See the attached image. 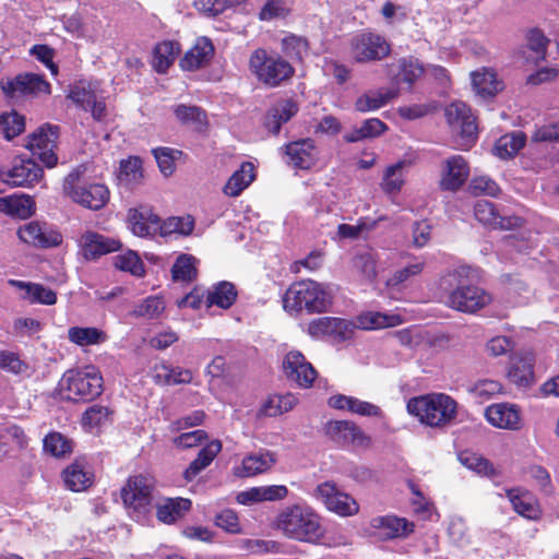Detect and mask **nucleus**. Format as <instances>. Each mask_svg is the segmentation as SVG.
Returning a JSON list of instances; mask_svg holds the SVG:
<instances>
[{"label":"nucleus","instance_id":"obj_1","mask_svg":"<svg viewBox=\"0 0 559 559\" xmlns=\"http://www.w3.org/2000/svg\"><path fill=\"white\" fill-rule=\"evenodd\" d=\"M276 527L287 538L304 543L319 544L324 536L320 514L306 502L285 507L276 518Z\"/></svg>","mask_w":559,"mask_h":559},{"label":"nucleus","instance_id":"obj_2","mask_svg":"<svg viewBox=\"0 0 559 559\" xmlns=\"http://www.w3.org/2000/svg\"><path fill=\"white\" fill-rule=\"evenodd\" d=\"M406 409L420 424L443 428L455 419L457 403L444 393H431L409 399Z\"/></svg>","mask_w":559,"mask_h":559},{"label":"nucleus","instance_id":"obj_3","mask_svg":"<svg viewBox=\"0 0 559 559\" xmlns=\"http://www.w3.org/2000/svg\"><path fill=\"white\" fill-rule=\"evenodd\" d=\"M283 304L289 312L305 309L309 313H321L332 305V293L329 286L312 280L299 281L287 289Z\"/></svg>","mask_w":559,"mask_h":559},{"label":"nucleus","instance_id":"obj_4","mask_svg":"<svg viewBox=\"0 0 559 559\" xmlns=\"http://www.w3.org/2000/svg\"><path fill=\"white\" fill-rule=\"evenodd\" d=\"M103 391V377L94 366L69 370L60 380V393L63 399L73 402H86L97 397Z\"/></svg>","mask_w":559,"mask_h":559},{"label":"nucleus","instance_id":"obj_5","mask_svg":"<svg viewBox=\"0 0 559 559\" xmlns=\"http://www.w3.org/2000/svg\"><path fill=\"white\" fill-rule=\"evenodd\" d=\"M62 189L72 202L92 211L102 210L110 199L107 186L86 180L79 171H72L64 178Z\"/></svg>","mask_w":559,"mask_h":559},{"label":"nucleus","instance_id":"obj_6","mask_svg":"<svg viewBox=\"0 0 559 559\" xmlns=\"http://www.w3.org/2000/svg\"><path fill=\"white\" fill-rule=\"evenodd\" d=\"M249 70L260 82L270 87L280 86L295 72L289 61L263 48H258L250 55Z\"/></svg>","mask_w":559,"mask_h":559},{"label":"nucleus","instance_id":"obj_7","mask_svg":"<svg viewBox=\"0 0 559 559\" xmlns=\"http://www.w3.org/2000/svg\"><path fill=\"white\" fill-rule=\"evenodd\" d=\"M152 477L145 475L131 476L121 489V499L129 514L135 521H143L152 510Z\"/></svg>","mask_w":559,"mask_h":559},{"label":"nucleus","instance_id":"obj_8","mask_svg":"<svg viewBox=\"0 0 559 559\" xmlns=\"http://www.w3.org/2000/svg\"><path fill=\"white\" fill-rule=\"evenodd\" d=\"M390 52L386 38L372 31H361L349 40V55L358 63L382 60Z\"/></svg>","mask_w":559,"mask_h":559},{"label":"nucleus","instance_id":"obj_9","mask_svg":"<svg viewBox=\"0 0 559 559\" xmlns=\"http://www.w3.org/2000/svg\"><path fill=\"white\" fill-rule=\"evenodd\" d=\"M313 497L321 501L330 512L340 516H352L359 511L357 501L331 481L318 485L313 491Z\"/></svg>","mask_w":559,"mask_h":559},{"label":"nucleus","instance_id":"obj_10","mask_svg":"<svg viewBox=\"0 0 559 559\" xmlns=\"http://www.w3.org/2000/svg\"><path fill=\"white\" fill-rule=\"evenodd\" d=\"M58 138L59 128L57 126L45 124L28 136L25 146L34 156H37L46 167L52 168L58 163V157L55 153Z\"/></svg>","mask_w":559,"mask_h":559},{"label":"nucleus","instance_id":"obj_11","mask_svg":"<svg viewBox=\"0 0 559 559\" xmlns=\"http://www.w3.org/2000/svg\"><path fill=\"white\" fill-rule=\"evenodd\" d=\"M0 87L10 99H17L28 95L50 94V84L41 75L34 73L19 74L13 79L1 81Z\"/></svg>","mask_w":559,"mask_h":559},{"label":"nucleus","instance_id":"obj_12","mask_svg":"<svg viewBox=\"0 0 559 559\" xmlns=\"http://www.w3.org/2000/svg\"><path fill=\"white\" fill-rule=\"evenodd\" d=\"M447 122L453 133L460 135L467 145L475 141L477 124L471 108L463 102H453L445 108Z\"/></svg>","mask_w":559,"mask_h":559},{"label":"nucleus","instance_id":"obj_13","mask_svg":"<svg viewBox=\"0 0 559 559\" xmlns=\"http://www.w3.org/2000/svg\"><path fill=\"white\" fill-rule=\"evenodd\" d=\"M325 433L342 447L367 448L370 444V438L350 420L329 421L325 425Z\"/></svg>","mask_w":559,"mask_h":559},{"label":"nucleus","instance_id":"obj_14","mask_svg":"<svg viewBox=\"0 0 559 559\" xmlns=\"http://www.w3.org/2000/svg\"><path fill=\"white\" fill-rule=\"evenodd\" d=\"M43 177L41 167L32 159L14 158L12 166L0 170V180L12 187H28Z\"/></svg>","mask_w":559,"mask_h":559},{"label":"nucleus","instance_id":"obj_15","mask_svg":"<svg viewBox=\"0 0 559 559\" xmlns=\"http://www.w3.org/2000/svg\"><path fill=\"white\" fill-rule=\"evenodd\" d=\"M491 297L474 285L459 286L448 297V305L462 312L473 313L488 305Z\"/></svg>","mask_w":559,"mask_h":559},{"label":"nucleus","instance_id":"obj_16","mask_svg":"<svg viewBox=\"0 0 559 559\" xmlns=\"http://www.w3.org/2000/svg\"><path fill=\"white\" fill-rule=\"evenodd\" d=\"M19 238L36 248H53L62 242V235L47 224L28 222L17 229Z\"/></svg>","mask_w":559,"mask_h":559},{"label":"nucleus","instance_id":"obj_17","mask_svg":"<svg viewBox=\"0 0 559 559\" xmlns=\"http://www.w3.org/2000/svg\"><path fill=\"white\" fill-rule=\"evenodd\" d=\"M283 368L287 378L301 388L311 386L317 377V371L312 365L297 350L287 353L283 361Z\"/></svg>","mask_w":559,"mask_h":559},{"label":"nucleus","instance_id":"obj_18","mask_svg":"<svg viewBox=\"0 0 559 559\" xmlns=\"http://www.w3.org/2000/svg\"><path fill=\"white\" fill-rule=\"evenodd\" d=\"M307 332L316 338L330 336L335 340H346L350 336L353 329L352 324L345 319L322 317L310 321L307 325Z\"/></svg>","mask_w":559,"mask_h":559},{"label":"nucleus","instance_id":"obj_19","mask_svg":"<svg viewBox=\"0 0 559 559\" xmlns=\"http://www.w3.org/2000/svg\"><path fill=\"white\" fill-rule=\"evenodd\" d=\"M488 423L499 429L519 430L522 426L521 411L512 403H496L485 411Z\"/></svg>","mask_w":559,"mask_h":559},{"label":"nucleus","instance_id":"obj_20","mask_svg":"<svg viewBox=\"0 0 559 559\" xmlns=\"http://www.w3.org/2000/svg\"><path fill=\"white\" fill-rule=\"evenodd\" d=\"M287 163L295 168L309 169L319 157V150L312 139H300L285 146Z\"/></svg>","mask_w":559,"mask_h":559},{"label":"nucleus","instance_id":"obj_21","mask_svg":"<svg viewBox=\"0 0 559 559\" xmlns=\"http://www.w3.org/2000/svg\"><path fill=\"white\" fill-rule=\"evenodd\" d=\"M476 219L485 226L499 229H513L522 225L519 216H502L495 205L486 200L477 201L474 206Z\"/></svg>","mask_w":559,"mask_h":559},{"label":"nucleus","instance_id":"obj_22","mask_svg":"<svg viewBox=\"0 0 559 559\" xmlns=\"http://www.w3.org/2000/svg\"><path fill=\"white\" fill-rule=\"evenodd\" d=\"M62 475L66 486L75 492L86 490L95 479L93 467L85 457L76 459L64 468Z\"/></svg>","mask_w":559,"mask_h":559},{"label":"nucleus","instance_id":"obj_23","mask_svg":"<svg viewBox=\"0 0 559 559\" xmlns=\"http://www.w3.org/2000/svg\"><path fill=\"white\" fill-rule=\"evenodd\" d=\"M469 176V166L461 155H453L444 160L440 185L449 191L459 190Z\"/></svg>","mask_w":559,"mask_h":559},{"label":"nucleus","instance_id":"obj_24","mask_svg":"<svg viewBox=\"0 0 559 559\" xmlns=\"http://www.w3.org/2000/svg\"><path fill=\"white\" fill-rule=\"evenodd\" d=\"M128 224L131 231L138 237H153L160 228L159 217L148 206L130 209Z\"/></svg>","mask_w":559,"mask_h":559},{"label":"nucleus","instance_id":"obj_25","mask_svg":"<svg viewBox=\"0 0 559 559\" xmlns=\"http://www.w3.org/2000/svg\"><path fill=\"white\" fill-rule=\"evenodd\" d=\"M277 462V455L266 449H260L246 455L236 474L240 477H252L269 472Z\"/></svg>","mask_w":559,"mask_h":559},{"label":"nucleus","instance_id":"obj_26","mask_svg":"<svg viewBox=\"0 0 559 559\" xmlns=\"http://www.w3.org/2000/svg\"><path fill=\"white\" fill-rule=\"evenodd\" d=\"M506 496L513 510L521 516L536 521L542 516V510L537 498L524 488H511L506 490Z\"/></svg>","mask_w":559,"mask_h":559},{"label":"nucleus","instance_id":"obj_27","mask_svg":"<svg viewBox=\"0 0 559 559\" xmlns=\"http://www.w3.org/2000/svg\"><path fill=\"white\" fill-rule=\"evenodd\" d=\"M288 488L285 485H267L251 487L237 493L236 500L243 506H251L264 501H280L287 497Z\"/></svg>","mask_w":559,"mask_h":559},{"label":"nucleus","instance_id":"obj_28","mask_svg":"<svg viewBox=\"0 0 559 559\" xmlns=\"http://www.w3.org/2000/svg\"><path fill=\"white\" fill-rule=\"evenodd\" d=\"M79 245L86 259H95L103 254L117 251L120 248V242L114 238L104 235L86 231L80 238Z\"/></svg>","mask_w":559,"mask_h":559},{"label":"nucleus","instance_id":"obj_29","mask_svg":"<svg viewBox=\"0 0 559 559\" xmlns=\"http://www.w3.org/2000/svg\"><path fill=\"white\" fill-rule=\"evenodd\" d=\"M214 56V46L206 37H200L185 53L180 67L185 71H195L206 67Z\"/></svg>","mask_w":559,"mask_h":559},{"label":"nucleus","instance_id":"obj_30","mask_svg":"<svg viewBox=\"0 0 559 559\" xmlns=\"http://www.w3.org/2000/svg\"><path fill=\"white\" fill-rule=\"evenodd\" d=\"M328 404L332 408L347 411L359 416L382 417V411L378 405L349 395H333L329 399Z\"/></svg>","mask_w":559,"mask_h":559},{"label":"nucleus","instance_id":"obj_31","mask_svg":"<svg viewBox=\"0 0 559 559\" xmlns=\"http://www.w3.org/2000/svg\"><path fill=\"white\" fill-rule=\"evenodd\" d=\"M371 525L381 537L386 539L406 537L414 532L415 527L413 522L394 515L374 518Z\"/></svg>","mask_w":559,"mask_h":559},{"label":"nucleus","instance_id":"obj_32","mask_svg":"<svg viewBox=\"0 0 559 559\" xmlns=\"http://www.w3.org/2000/svg\"><path fill=\"white\" fill-rule=\"evenodd\" d=\"M9 285L23 290L22 298L31 304H40L52 306L57 302V294L52 289L32 282H24L19 280H9Z\"/></svg>","mask_w":559,"mask_h":559},{"label":"nucleus","instance_id":"obj_33","mask_svg":"<svg viewBox=\"0 0 559 559\" xmlns=\"http://www.w3.org/2000/svg\"><path fill=\"white\" fill-rule=\"evenodd\" d=\"M471 79L475 94L483 99L493 97L503 88L495 71L489 68H481L472 72Z\"/></svg>","mask_w":559,"mask_h":559},{"label":"nucleus","instance_id":"obj_34","mask_svg":"<svg viewBox=\"0 0 559 559\" xmlns=\"http://www.w3.org/2000/svg\"><path fill=\"white\" fill-rule=\"evenodd\" d=\"M298 107L292 99H282L275 103L267 111L264 120L265 128L277 134L283 123H286L296 115Z\"/></svg>","mask_w":559,"mask_h":559},{"label":"nucleus","instance_id":"obj_35","mask_svg":"<svg viewBox=\"0 0 559 559\" xmlns=\"http://www.w3.org/2000/svg\"><path fill=\"white\" fill-rule=\"evenodd\" d=\"M424 73V67L418 59L401 58L390 68V75L395 84L406 83L412 85Z\"/></svg>","mask_w":559,"mask_h":559},{"label":"nucleus","instance_id":"obj_36","mask_svg":"<svg viewBox=\"0 0 559 559\" xmlns=\"http://www.w3.org/2000/svg\"><path fill=\"white\" fill-rule=\"evenodd\" d=\"M222 450V442L213 440L205 444L198 453L183 473L187 481L193 480L203 469H205Z\"/></svg>","mask_w":559,"mask_h":559},{"label":"nucleus","instance_id":"obj_37","mask_svg":"<svg viewBox=\"0 0 559 559\" xmlns=\"http://www.w3.org/2000/svg\"><path fill=\"white\" fill-rule=\"evenodd\" d=\"M255 179L254 166L250 162H243L227 180L224 186V193L228 197H238Z\"/></svg>","mask_w":559,"mask_h":559},{"label":"nucleus","instance_id":"obj_38","mask_svg":"<svg viewBox=\"0 0 559 559\" xmlns=\"http://www.w3.org/2000/svg\"><path fill=\"white\" fill-rule=\"evenodd\" d=\"M399 94L397 88H380L366 93L357 98L355 107L360 112L374 111L385 106Z\"/></svg>","mask_w":559,"mask_h":559},{"label":"nucleus","instance_id":"obj_39","mask_svg":"<svg viewBox=\"0 0 559 559\" xmlns=\"http://www.w3.org/2000/svg\"><path fill=\"white\" fill-rule=\"evenodd\" d=\"M191 508V501L186 498H163L157 504L159 521L170 524L181 518Z\"/></svg>","mask_w":559,"mask_h":559},{"label":"nucleus","instance_id":"obj_40","mask_svg":"<svg viewBox=\"0 0 559 559\" xmlns=\"http://www.w3.org/2000/svg\"><path fill=\"white\" fill-rule=\"evenodd\" d=\"M35 203L28 195H9L0 198V212L19 218L32 216Z\"/></svg>","mask_w":559,"mask_h":559},{"label":"nucleus","instance_id":"obj_41","mask_svg":"<svg viewBox=\"0 0 559 559\" xmlns=\"http://www.w3.org/2000/svg\"><path fill=\"white\" fill-rule=\"evenodd\" d=\"M68 340L80 347H86L105 343L108 335L95 326H72L68 330Z\"/></svg>","mask_w":559,"mask_h":559},{"label":"nucleus","instance_id":"obj_42","mask_svg":"<svg viewBox=\"0 0 559 559\" xmlns=\"http://www.w3.org/2000/svg\"><path fill=\"white\" fill-rule=\"evenodd\" d=\"M237 298V290L230 282H219L209 289L206 295V305L217 306L222 309L230 308Z\"/></svg>","mask_w":559,"mask_h":559},{"label":"nucleus","instance_id":"obj_43","mask_svg":"<svg viewBox=\"0 0 559 559\" xmlns=\"http://www.w3.org/2000/svg\"><path fill=\"white\" fill-rule=\"evenodd\" d=\"M526 135L522 131H513L500 136L495 146L493 153L502 159L510 158L518 154V152L524 146Z\"/></svg>","mask_w":559,"mask_h":559},{"label":"nucleus","instance_id":"obj_44","mask_svg":"<svg viewBox=\"0 0 559 559\" xmlns=\"http://www.w3.org/2000/svg\"><path fill=\"white\" fill-rule=\"evenodd\" d=\"M386 124L378 118L366 119L359 128L344 135L347 143H356L366 139H372L386 131Z\"/></svg>","mask_w":559,"mask_h":559},{"label":"nucleus","instance_id":"obj_45","mask_svg":"<svg viewBox=\"0 0 559 559\" xmlns=\"http://www.w3.org/2000/svg\"><path fill=\"white\" fill-rule=\"evenodd\" d=\"M180 51L179 44L173 40H165L156 45L153 53V67L158 72H166L173 64Z\"/></svg>","mask_w":559,"mask_h":559},{"label":"nucleus","instance_id":"obj_46","mask_svg":"<svg viewBox=\"0 0 559 559\" xmlns=\"http://www.w3.org/2000/svg\"><path fill=\"white\" fill-rule=\"evenodd\" d=\"M358 326L364 330H376L395 326L402 323L400 314H385L382 312H365L357 318Z\"/></svg>","mask_w":559,"mask_h":559},{"label":"nucleus","instance_id":"obj_47","mask_svg":"<svg viewBox=\"0 0 559 559\" xmlns=\"http://www.w3.org/2000/svg\"><path fill=\"white\" fill-rule=\"evenodd\" d=\"M296 404L297 397L293 393L275 394L263 403L260 413L264 416L275 417L289 412Z\"/></svg>","mask_w":559,"mask_h":559},{"label":"nucleus","instance_id":"obj_48","mask_svg":"<svg viewBox=\"0 0 559 559\" xmlns=\"http://www.w3.org/2000/svg\"><path fill=\"white\" fill-rule=\"evenodd\" d=\"M96 86L87 81H79L69 87L68 98L83 109L91 107L97 96Z\"/></svg>","mask_w":559,"mask_h":559},{"label":"nucleus","instance_id":"obj_49","mask_svg":"<svg viewBox=\"0 0 559 559\" xmlns=\"http://www.w3.org/2000/svg\"><path fill=\"white\" fill-rule=\"evenodd\" d=\"M283 53L293 61H301L307 55L309 45L305 37L288 34L281 41Z\"/></svg>","mask_w":559,"mask_h":559},{"label":"nucleus","instance_id":"obj_50","mask_svg":"<svg viewBox=\"0 0 559 559\" xmlns=\"http://www.w3.org/2000/svg\"><path fill=\"white\" fill-rule=\"evenodd\" d=\"M509 377L519 385H528L534 377L533 358L527 356L514 359L509 370Z\"/></svg>","mask_w":559,"mask_h":559},{"label":"nucleus","instance_id":"obj_51","mask_svg":"<svg viewBox=\"0 0 559 559\" xmlns=\"http://www.w3.org/2000/svg\"><path fill=\"white\" fill-rule=\"evenodd\" d=\"M194 227V221L190 215L169 217L163 223L160 222V228L158 233L162 236H170L173 234L187 236L191 234Z\"/></svg>","mask_w":559,"mask_h":559},{"label":"nucleus","instance_id":"obj_52","mask_svg":"<svg viewBox=\"0 0 559 559\" xmlns=\"http://www.w3.org/2000/svg\"><path fill=\"white\" fill-rule=\"evenodd\" d=\"M25 129V119L23 116L12 110L0 115V132L7 140L21 134Z\"/></svg>","mask_w":559,"mask_h":559},{"label":"nucleus","instance_id":"obj_53","mask_svg":"<svg viewBox=\"0 0 559 559\" xmlns=\"http://www.w3.org/2000/svg\"><path fill=\"white\" fill-rule=\"evenodd\" d=\"M175 281L190 282L197 276V259L192 255L181 254L171 269Z\"/></svg>","mask_w":559,"mask_h":559},{"label":"nucleus","instance_id":"obj_54","mask_svg":"<svg viewBox=\"0 0 559 559\" xmlns=\"http://www.w3.org/2000/svg\"><path fill=\"white\" fill-rule=\"evenodd\" d=\"M404 162H399L394 165L389 166L383 175L381 188L385 193L392 194L400 192L404 183L403 168Z\"/></svg>","mask_w":559,"mask_h":559},{"label":"nucleus","instance_id":"obj_55","mask_svg":"<svg viewBox=\"0 0 559 559\" xmlns=\"http://www.w3.org/2000/svg\"><path fill=\"white\" fill-rule=\"evenodd\" d=\"M115 266L121 271L129 272L141 277L145 273L144 264L135 251L129 250L123 254L115 257Z\"/></svg>","mask_w":559,"mask_h":559},{"label":"nucleus","instance_id":"obj_56","mask_svg":"<svg viewBox=\"0 0 559 559\" xmlns=\"http://www.w3.org/2000/svg\"><path fill=\"white\" fill-rule=\"evenodd\" d=\"M459 460L465 467H467L471 471H474L479 475L488 477L495 475V469L492 465L489 463V461L478 454L463 452L459 455Z\"/></svg>","mask_w":559,"mask_h":559},{"label":"nucleus","instance_id":"obj_57","mask_svg":"<svg viewBox=\"0 0 559 559\" xmlns=\"http://www.w3.org/2000/svg\"><path fill=\"white\" fill-rule=\"evenodd\" d=\"M425 266V260L421 258H414L407 265L397 270L388 281L389 286H397L412 277L421 273Z\"/></svg>","mask_w":559,"mask_h":559},{"label":"nucleus","instance_id":"obj_58","mask_svg":"<svg viewBox=\"0 0 559 559\" xmlns=\"http://www.w3.org/2000/svg\"><path fill=\"white\" fill-rule=\"evenodd\" d=\"M44 450L52 456L60 457L72 451L71 441L59 432L48 433L44 439Z\"/></svg>","mask_w":559,"mask_h":559},{"label":"nucleus","instance_id":"obj_59","mask_svg":"<svg viewBox=\"0 0 559 559\" xmlns=\"http://www.w3.org/2000/svg\"><path fill=\"white\" fill-rule=\"evenodd\" d=\"M164 310V299L159 296H150L135 306L133 313L138 317L154 319L159 317Z\"/></svg>","mask_w":559,"mask_h":559},{"label":"nucleus","instance_id":"obj_60","mask_svg":"<svg viewBox=\"0 0 559 559\" xmlns=\"http://www.w3.org/2000/svg\"><path fill=\"white\" fill-rule=\"evenodd\" d=\"M176 118L190 126H202L205 123V114L197 106L177 105L174 107Z\"/></svg>","mask_w":559,"mask_h":559},{"label":"nucleus","instance_id":"obj_61","mask_svg":"<svg viewBox=\"0 0 559 559\" xmlns=\"http://www.w3.org/2000/svg\"><path fill=\"white\" fill-rule=\"evenodd\" d=\"M0 370L12 374H24L28 371V365L17 354L3 350L0 353Z\"/></svg>","mask_w":559,"mask_h":559},{"label":"nucleus","instance_id":"obj_62","mask_svg":"<svg viewBox=\"0 0 559 559\" xmlns=\"http://www.w3.org/2000/svg\"><path fill=\"white\" fill-rule=\"evenodd\" d=\"M289 13V8L284 0H266L259 12L261 21H272L283 19Z\"/></svg>","mask_w":559,"mask_h":559},{"label":"nucleus","instance_id":"obj_63","mask_svg":"<svg viewBox=\"0 0 559 559\" xmlns=\"http://www.w3.org/2000/svg\"><path fill=\"white\" fill-rule=\"evenodd\" d=\"M119 177L127 183H138L142 178V164L138 157H130L120 164Z\"/></svg>","mask_w":559,"mask_h":559},{"label":"nucleus","instance_id":"obj_64","mask_svg":"<svg viewBox=\"0 0 559 559\" xmlns=\"http://www.w3.org/2000/svg\"><path fill=\"white\" fill-rule=\"evenodd\" d=\"M110 411L108 407L103 405H93L88 407L83 415V425L88 428H95L102 426L109 420Z\"/></svg>","mask_w":559,"mask_h":559}]
</instances>
